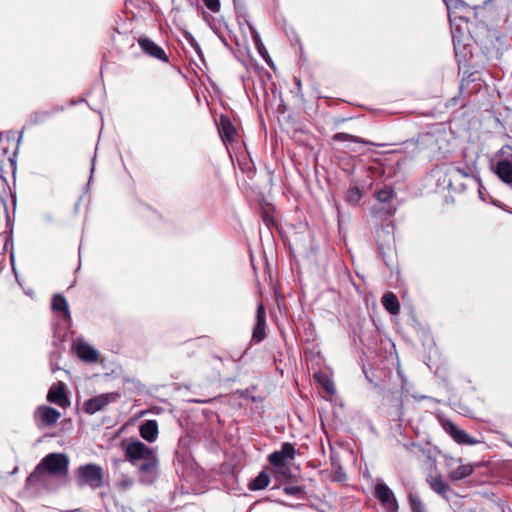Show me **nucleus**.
Listing matches in <instances>:
<instances>
[{
  "mask_svg": "<svg viewBox=\"0 0 512 512\" xmlns=\"http://www.w3.org/2000/svg\"><path fill=\"white\" fill-rule=\"evenodd\" d=\"M125 459L138 467L141 481L152 483L157 476L159 460L153 448L139 440L129 442L124 449Z\"/></svg>",
  "mask_w": 512,
  "mask_h": 512,
  "instance_id": "obj_1",
  "label": "nucleus"
},
{
  "mask_svg": "<svg viewBox=\"0 0 512 512\" xmlns=\"http://www.w3.org/2000/svg\"><path fill=\"white\" fill-rule=\"evenodd\" d=\"M69 460L64 454L50 453L46 455L36 466L34 471L27 477L28 485H38L45 481V475L66 476L68 473Z\"/></svg>",
  "mask_w": 512,
  "mask_h": 512,
  "instance_id": "obj_2",
  "label": "nucleus"
},
{
  "mask_svg": "<svg viewBox=\"0 0 512 512\" xmlns=\"http://www.w3.org/2000/svg\"><path fill=\"white\" fill-rule=\"evenodd\" d=\"M296 455V449L290 442H284L281 449L272 452L268 456L269 463L276 469V472L284 477L290 476L287 462L293 460Z\"/></svg>",
  "mask_w": 512,
  "mask_h": 512,
  "instance_id": "obj_3",
  "label": "nucleus"
},
{
  "mask_svg": "<svg viewBox=\"0 0 512 512\" xmlns=\"http://www.w3.org/2000/svg\"><path fill=\"white\" fill-rule=\"evenodd\" d=\"M374 496L387 512H397L398 503L395 495L385 483H378L375 486Z\"/></svg>",
  "mask_w": 512,
  "mask_h": 512,
  "instance_id": "obj_4",
  "label": "nucleus"
},
{
  "mask_svg": "<svg viewBox=\"0 0 512 512\" xmlns=\"http://www.w3.org/2000/svg\"><path fill=\"white\" fill-rule=\"evenodd\" d=\"M51 308L67 329L71 324V314L66 298L61 294H55L51 301Z\"/></svg>",
  "mask_w": 512,
  "mask_h": 512,
  "instance_id": "obj_5",
  "label": "nucleus"
},
{
  "mask_svg": "<svg viewBox=\"0 0 512 512\" xmlns=\"http://www.w3.org/2000/svg\"><path fill=\"white\" fill-rule=\"evenodd\" d=\"M141 50L148 56L155 58L161 62L168 63L169 58L162 47L157 45L148 37H139L137 40Z\"/></svg>",
  "mask_w": 512,
  "mask_h": 512,
  "instance_id": "obj_6",
  "label": "nucleus"
},
{
  "mask_svg": "<svg viewBox=\"0 0 512 512\" xmlns=\"http://www.w3.org/2000/svg\"><path fill=\"white\" fill-rule=\"evenodd\" d=\"M218 131L224 144H231L236 141L238 132L228 116H220Z\"/></svg>",
  "mask_w": 512,
  "mask_h": 512,
  "instance_id": "obj_7",
  "label": "nucleus"
},
{
  "mask_svg": "<svg viewBox=\"0 0 512 512\" xmlns=\"http://www.w3.org/2000/svg\"><path fill=\"white\" fill-rule=\"evenodd\" d=\"M445 431L451 436V438L458 444L461 445H474L478 443V440L472 438L466 431L460 429L456 424L451 421H447L444 425Z\"/></svg>",
  "mask_w": 512,
  "mask_h": 512,
  "instance_id": "obj_8",
  "label": "nucleus"
},
{
  "mask_svg": "<svg viewBox=\"0 0 512 512\" xmlns=\"http://www.w3.org/2000/svg\"><path fill=\"white\" fill-rule=\"evenodd\" d=\"M72 349L81 360L88 363L96 362V350L87 344L83 338H76L73 342Z\"/></svg>",
  "mask_w": 512,
  "mask_h": 512,
  "instance_id": "obj_9",
  "label": "nucleus"
},
{
  "mask_svg": "<svg viewBox=\"0 0 512 512\" xmlns=\"http://www.w3.org/2000/svg\"><path fill=\"white\" fill-rule=\"evenodd\" d=\"M266 337V311L262 304L256 310V323L252 332V341L260 343Z\"/></svg>",
  "mask_w": 512,
  "mask_h": 512,
  "instance_id": "obj_10",
  "label": "nucleus"
},
{
  "mask_svg": "<svg viewBox=\"0 0 512 512\" xmlns=\"http://www.w3.org/2000/svg\"><path fill=\"white\" fill-rule=\"evenodd\" d=\"M47 400L60 407H66L69 405V399L63 382H58L51 386L47 394Z\"/></svg>",
  "mask_w": 512,
  "mask_h": 512,
  "instance_id": "obj_11",
  "label": "nucleus"
},
{
  "mask_svg": "<svg viewBox=\"0 0 512 512\" xmlns=\"http://www.w3.org/2000/svg\"><path fill=\"white\" fill-rule=\"evenodd\" d=\"M60 417V412L50 406H40L35 412V418L40 419L45 426L54 425Z\"/></svg>",
  "mask_w": 512,
  "mask_h": 512,
  "instance_id": "obj_12",
  "label": "nucleus"
},
{
  "mask_svg": "<svg viewBox=\"0 0 512 512\" xmlns=\"http://www.w3.org/2000/svg\"><path fill=\"white\" fill-rule=\"evenodd\" d=\"M76 479L79 486L93 485L96 481V464H87L78 468Z\"/></svg>",
  "mask_w": 512,
  "mask_h": 512,
  "instance_id": "obj_13",
  "label": "nucleus"
},
{
  "mask_svg": "<svg viewBox=\"0 0 512 512\" xmlns=\"http://www.w3.org/2000/svg\"><path fill=\"white\" fill-rule=\"evenodd\" d=\"M140 436L149 443L156 441L158 436V423L156 420H147L140 425Z\"/></svg>",
  "mask_w": 512,
  "mask_h": 512,
  "instance_id": "obj_14",
  "label": "nucleus"
},
{
  "mask_svg": "<svg viewBox=\"0 0 512 512\" xmlns=\"http://www.w3.org/2000/svg\"><path fill=\"white\" fill-rule=\"evenodd\" d=\"M495 173L502 182L506 184H511L512 162L506 159L498 161V163L496 164Z\"/></svg>",
  "mask_w": 512,
  "mask_h": 512,
  "instance_id": "obj_15",
  "label": "nucleus"
},
{
  "mask_svg": "<svg viewBox=\"0 0 512 512\" xmlns=\"http://www.w3.org/2000/svg\"><path fill=\"white\" fill-rule=\"evenodd\" d=\"M381 303L383 307L392 315L400 312V303L393 292H387L382 296Z\"/></svg>",
  "mask_w": 512,
  "mask_h": 512,
  "instance_id": "obj_16",
  "label": "nucleus"
},
{
  "mask_svg": "<svg viewBox=\"0 0 512 512\" xmlns=\"http://www.w3.org/2000/svg\"><path fill=\"white\" fill-rule=\"evenodd\" d=\"M270 483V477L265 471H261L256 478H254L249 484L248 488L251 491H258L265 489Z\"/></svg>",
  "mask_w": 512,
  "mask_h": 512,
  "instance_id": "obj_17",
  "label": "nucleus"
},
{
  "mask_svg": "<svg viewBox=\"0 0 512 512\" xmlns=\"http://www.w3.org/2000/svg\"><path fill=\"white\" fill-rule=\"evenodd\" d=\"M428 483L434 492L442 496H445L449 490V485L442 479L441 476H430L428 478Z\"/></svg>",
  "mask_w": 512,
  "mask_h": 512,
  "instance_id": "obj_18",
  "label": "nucleus"
},
{
  "mask_svg": "<svg viewBox=\"0 0 512 512\" xmlns=\"http://www.w3.org/2000/svg\"><path fill=\"white\" fill-rule=\"evenodd\" d=\"M473 473V467L470 464L459 465L456 469L450 472V479L453 481L462 480Z\"/></svg>",
  "mask_w": 512,
  "mask_h": 512,
  "instance_id": "obj_19",
  "label": "nucleus"
},
{
  "mask_svg": "<svg viewBox=\"0 0 512 512\" xmlns=\"http://www.w3.org/2000/svg\"><path fill=\"white\" fill-rule=\"evenodd\" d=\"M332 140L336 141V142L349 141V142L360 143V144H364V145L369 144V142L364 140L363 138L349 134V133H345V132H338V133L334 134L332 136Z\"/></svg>",
  "mask_w": 512,
  "mask_h": 512,
  "instance_id": "obj_20",
  "label": "nucleus"
},
{
  "mask_svg": "<svg viewBox=\"0 0 512 512\" xmlns=\"http://www.w3.org/2000/svg\"><path fill=\"white\" fill-rule=\"evenodd\" d=\"M9 197H12L11 188L7 179L0 174V202L4 205L6 210Z\"/></svg>",
  "mask_w": 512,
  "mask_h": 512,
  "instance_id": "obj_21",
  "label": "nucleus"
},
{
  "mask_svg": "<svg viewBox=\"0 0 512 512\" xmlns=\"http://www.w3.org/2000/svg\"><path fill=\"white\" fill-rule=\"evenodd\" d=\"M396 196L393 188L385 186L375 192V197L379 202L385 203L392 200Z\"/></svg>",
  "mask_w": 512,
  "mask_h": 512,
  "instance_id": "obj_22",
  "label": "nucleus"
},
{
  "mask_svg": "<svg viewBox=\"0 0 512 512\" xmlns=\"http://www.w3.org/2000/svg\"><path fill=\"white\" fill-rule=\"evenodd\" d=\"M362 198L361 190L356 187H350L346 193V201L352 205H356Z\"/></svg>",
  "mask_w": 512,
  "mask_h": 512,
  "instance_id": "obj_23",
  "label": "nucleus"
},
{
  "mask_svg": "<svg viewBox=\"0 0 512 512\" xmlns=\"http://www.w3.org/2000/svg\"><path fill=\"white\" fill-rule=\"evenodd\" d=\"M283 491L287 495L301 497L304 493V488L297 485H286L284 486Z\"/></svg>",
  "mask_w": 512,
  "mask_h": 512,
  "instance_id": "obj_24",
  "label": "nucleus"
},
{
  "mask_svg": "<svg viewBox=\"0 0 512 512\" xmlns=\"http://www.w3.org/2000/svg\"><path fill=\"white\" fill-rule=\"evenodd\" d=\"M118 397V394H102L98 395V410L102 409L105 405H107L110 401L115 400Z\"/></svg>",
  "mask_w": 512,
  "mask_h": 512,
  "instance_id": "obj_25",
  "label": "nucleus"
},
{
  "mask_svg": "<svg viewBox=\"0 0 512 512\" xmlns=\"http://www.w3.org/2000/svg\"><path fill=\"white\" fill-rule=\"evenodd\" d=\"M66 335V331L62 332L60 329H54V337H53V345L59 349L60 345L64 341V337Z\"/></svg>",
  "mask_w": 512,
  "mask_h": 512,
  "instance_id": "obj_26",
  "label": "nucleus"
},
{
  "mask_svg": "<svg viewBox=\"0 0 512 512\" xmlns=\"http://www.w3.org/2000/svg\"><path fill=\"white\" fill-rule=\"evenodd\" d=\"M410 504L412 512H424V505L419 498L410 497Z\"/></svg>",
  "mask_w": 512,
  "mask_h": 512,
  "instance_id": "obj_27",
  "label": "nucleus"
},
{
  "mask_svg": "<svg viewBox=\"0 0 512 512\" xmlns=\"http://www.w3.org/2000/svg\"><path fill=\"white\" fill-rule=\"evenodd\" d=\"M204 5L213 13L220 11V0H202Z\"/></svg>",
  "mask_w": 512,
  "mask_h": 512,
  "instance_id": "obj_28",
  "label": "nucleus"
},
{
  "mask_svg": "<svg viewBox=\"0 0 512 512\" xmlns=\"http://www.w3.org/2000/svg\"><path fill=\"white\" fill-rule=\"evenodd\" d=\"M84 411L88 414L96 413V397H93L85 402Z\"/></svg>",
  "mask_w": 512,
  "mask_h": 512,
  "instance_id": "obj_29",
  "label": "nucleus"
},
{
  "mask_svg": "<svg viewBox=\"0 0 512 512\" xmlns=\"http://www.w3.org/2000/svg\"><path fill=\"white\" fill-rule=\"evenodd\" d=\"M262 219L267 226L274 224V218L267 209L262 211Z\"/></svg>",
  "mask_w": 512,
  "mask_h": 512,
  "instance_id": "obj_30",
  "label": "nucleus"
},
{
  "mask_svg": "<svg viewBox=\"0 0 512 512\" xmlns=\"http://www.w3.org/2000/svg\"><path fill=\"white\" fill-rule=\"evenodd\" d=\"M95 165H96V152L94 153L93 157L91 158V169H90V176H89V182H91L92 178H93V174H94V170H95Z\"/></svg>",
  "mask_w": 512,
  "mask_h": 512,
  "instance_id": "obj_31",
  "label": "nucleus"
},
{
  "mask_svg": "<svg viewBox=\"0 0 512 512\" xmlns=\"http://www.w3.org/2000/svg\"><path fill=\"white\" fill-rule=\"evenodd\" d=\"M190 43H191V45H192L195 49L200 50L199 44H198V43L196 42V40H195V39H193L192 37H191V42H190Z\"/></svg>",
  "mask_w": 512,
  "mask_h": 512,
  "instance_id": "obj_32",
  "label": "nucleus"
},
{
  "mask_svg": "<svg viewBox=\"0 0 512 512\" xmlns=\"http://www.w3.org/2000/svg\"><path fill=\"white\" fill-rule=\"evenodd\" d=\"M97 473H98V482H99L100 479L102 478V470L100 467H98Z\"/></svg>",
  "mask_w": 512,
  "mask_h": 512,
  "instance_id": "obj_33",
  "label": "nucleus"
},
{
  "mask_svg": "<svg viewBox=\"0 0 512 512\" xmlns=\"http://www.w3.org/2000/svg\"><path fill=\"white\" fill-rule=\"evenodd\" d=\"M450 102H452V103H453V105H456V104H457V99H456V97H453V98L450 100Z\"/></svg>",
  "mask_w": 512,
  "mask_h": 512,
  "instance_id": "obj_34",
  "label": "nucleus"
},
{
  "mask_svg": "<svg viewBox=\"0 0 512 512\" xmlns=\"http://www.w3.org/2000/svg\"><path fill=\"white\" fill-rule=\"evenodd\" d=\"M97 359H98V364L103 362V359L100 358V354L99 353H98Z\"/></svg>",
  "mask_w": 512,
  "mask_h": 512,
  "instance_id": "obj_35",
  "label": "nucleus"
},
{
  "mask_svg": "<svg viewBox=\"0 0 512 512\" xmlns=\"http://www.w3.org/2000/svg\"><path fill=\"white\" fill-rule=\"evenodd\" d=\"M456 2H457L458 4H460V5H463V4H464V2H463L462 0H456Z\"/></svg>",
  "mask_w": 512,
  "mask_h": 512,
  "instance_id": "obj_36",
  "label": "nucleus"
},
{
  "mask_svg": "<svg viewBox=\"0 0 512 512\" xmlns=\"http://www.w3.org/2000/svg\"><path fill=\"white\" fill-rule=\"evenodd\" d=\"M325 390H327V391H329V392L331 391V390H330V388H329L328 386H325Z\"/></svg>",
  "mask_w": 512,
  "mask_h": 512,
  "instance_id": "obj_37",
  "label": "nucleus"
}]
</instances>
